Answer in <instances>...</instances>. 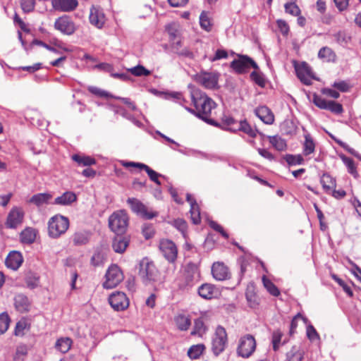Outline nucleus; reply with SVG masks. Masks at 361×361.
I'll return each instance as SVG.
<instances>
[{
	"instance_id": "obj_1",
	"label": "nucleus",
	"mask_w": 361,
	"mask_h": 361,
	"mask_svg": "<svg viewBox=\"0 0 361 361\" xmlns=\"http://www.w3.org/2000/svg\"><path fill=\"white\" fill-rule=\"evenodd\" d=\"M190 95L195 109H188V110L207 123L217 126L216 122L210 118L212 110L216 106L215 102L197 88L192 87Z\"/></svg>"
},
{
	"instance_id": "obj_2",
	"label": "nucleus",
	"mask_w": 361,
	"mask_h": 361,
	"mask_svg": "<svg viewBox=\"0 0 361 361\" xmlns=\"http://www.w3.org/2000/svg\"><path fill=\"white\" fill-rule=\"evenodd\" d=\"M139 275L146 285L158 281L160 276L155 264L147 258H144L140 262Z\"/></svg>"
},
{
	"instance_id": "obj_3",
	"label": "nucleus",
	"mask_w": 361,
	"mask_h": 361,
	"mask_svg": "<svg viewBox=\"0 0 361 361\" xmlns=\"http://www.w3.org/2000/svg\"><path fill=\"white\" fill-rule=\"evenodd\" d=\"M129 218L125 210L114 212L109 217V226L116 234L124 233L128 226Z\"/></svg>"
},
{
	"instance_id": "obj_4",
	"label": "nucleus",
	"mask_w": 361,
	"mask_h": 361,
	"mask_svg": "<svg viewBox=\"0 0 361 361\" xmlns=\"http://www.w3.org/2000/svg\"><path fill=\"white\" fill-rule=\"evenodd\" d=\"M69 227V220L62 215H55L48 222L49 235L57 238L65 233Z\"/></svg>"
},
{
	"instance_id": "obj_5",
	"label": "nucleus",
	"mask_w": 361,
	"mask_h": 361,
	"mask_svg": "<svg viewBox=\"0 0 361 361\" xmlns=\"http://www.w3.org/2000/svg\"><path fill=\"white\" fill-rule=\"evenodd\" d=\"M227 344L228 337L226 331L223 326H218L212 340V350L213 353L218 356L225 350Z\"/></svg>"
},
{
	"instance_id": "obj_6",
	"label": "nucleus",
	"mask_w": 361,
	"mask_h": 361,
	"mask_svg": "<svg viewBox=\"0 0 361 361\" xmlns=\"http://www.w3.org/2000/svg\"><path fill=\"white\" fill-rule=\"evenodd\" d=\"M133 212L145 219H152L158 216V212L148 208L140 200L135 197H130L127 200Z\"/></svg>"
},
{
	"instance_id": "obj_7",
	"label": "nucleus",
	"mask_w": 361,
	"mask_h": 361,
	"mask_svg": "<svg viewBox=\"0 0 361 361\" xmlns=\"http://www.w3.org/2000/svg\"><path fill=\"white\" fill-rule=\"evenodd\" d=\"M105 278L106 280L103 283V287L106 289H111L117 286L123 280V274L118 265L112 264L107 269Z\"/></svg>"
},
{
	"instance_id": "obj_8",
	"label": "nucleus",
	"mask_w": 361,
	"mask_h": 361,
	"mask_svg": "<svg viewBox=\"0 0 361 361\" xmlns=\"http://www.w3.org/2000/svg\"><path fill=\"white\" fill-rule=\"evenodd\" d=\"M256 341L250 334L242 336L238 343L237 353L242 357H249L255 350Z\"/></svg>"
},
{
	"instance_id": "obj_9",
	"label": "nucleus",
	"mask_w": 361,
	"mask_h": 361,
	"mask_svg": "<svg viewBox=\"0 0 361 361\" xmlns=\"http://www.w3.org/2000/svg\"><path fill=\"white\" fill-rule=\"evenodd\" d=\"M193 80L206 89H214L218 86L219 75L212 72H201L193 76Z\"/></svg>"
},
{
	"instance_id": "obj_10",
	"label": "nucleus",
	"mask_w": 361,
	"mask_h": 361,
	"mask_svg": "<svg viewBox=\"0 0 361 361\" xmlns=\"http://www.w3.org/2000/svg\"><path fill=\"white\" fill-rule=\"evenodd\" d=\"M25 212L21 207H14L9 212L6 221V226L9 228H16L20 226L24 219Z\"/></svg>"
},
{
	"instance_id": "obj_11",
	"label": "nucleus",
	"mask_w": 361,
	"mask_h": 361,
	"mask_svg": "<svg viewBox=\"0 0 361 361\" xmlns=\"http://www.w3.org/2000/svg\"><path fill=\"white\" fill-rule=\"evenodd\" d=\"M56 30L67 35H73L76 30V26L71 18L68 16L58 18L54 23Z\"/></svg>"
},
{
	"instance_id": "obj_12",
	"label": "nucleus",
	"mask_w": 361,
	"mask_h": 361,
	"mask_svg": "<svg viewBox=\"0 0 361 361\" xmlns=\"http://www.w3.org/2000/svg\"><path fill=\"white\" fill-rule=\"evenodd\" d=\"M231 67L238 73L246 72L250 67L257 69V63L247 56H242L231 63Z\"/></svg>"
},
{
	"instance_id": "obj_13",
	"label": "nucleus",
	"mask_w": 361,
	"mask_h": 361,
	"mask_svg": "<svg viewBox=\"0 0 361 361\" xmlns=\"http://www.w3.org/2000/svg\"><path fill=\"white\" fill-rule=\"evenodd\" d=\"M159 249L169 262H173L176 260L178 250L173 242L169 240H162L159 243Z\"/></svg>"
},
{
	"instance_id": "obj_14",
	"label": "nucleus",
	"mask_w": 361,
	"mask_h": 361,
	"mask_svg": "<svg viewBox=\"0 0 361 361\" xmlns=\"http://www.w3.org/2000/svg\"><path fill=\"white\" fill-rule=\"evenodd\" d=\"M111 306L116 311L124 310L129 305V300L123 292L112 293L109 298Z\"/></svg>"
},
{
	"instance_id": "obj_15",
	"label": "nucleus",
	"mask_w": 361,
	"mask_h": 361,
	"mask_svg": "<svg viewBox=\"0 0 361 361\" xmlns=\"http://www.w3.org/2000/svg\"><path fill=\"white\" fill-rule=\"evenodd\" d=\"M89 20L91 25L99 29L102 28L106 22L103 9L99 6H92L90 8Z\"/></svg>"
},
{
	"instance_id": "obj_16",
	"label": "nucleus",
	"mask_w": 361,
	"mask_h": 361,
	"mask_svg": "<svg viewBox=\"0 0 361 361\" xmlns=\"http://www.w3.org/2000/svg\"><path fill=\"white\" fill-rule=\"evenodd\" d=\"M296 74L300 80L305 85H310L313 78L312 71L310 66L302 62L295 66Z\"/></svg>"
},
{
	"instance_id": "obj_17",
	"label": "nucleus",
	"mask_w": 361,
	"mask_h": 361,
	"mask_svg": "<svg viewBox=\"0 0 361 361\" xmlns=\"http://www.w3.org/2000/svg\"><path fill=\"white\" fill-rule=\"evenodd\" d=\"M52 8L60 12H71L78 6V0H51Z\"/></svg>"
},
{
	"instance_id": "obj_18",
	"label": "nucleus",
	"mask_w": 361,
	"mask_h": 361,
	"mask_svg": "<svg viewBox=\"0 0 361 361\" xmlns=\"http://www.w3.org/2000/svg\"><path fill=\"white\" fill-rule=\"evenodd\" d=\"M198 274L195 271H185L178 280V288L181 290H188L192 288L197 281Z\"/></svg>"
},
{
	"instance_id": "obj_19",
	"label": "nucleus",
	"mask_w": 361,
	"mask_h": 361,
	"mask_svg": "<svg viewBox=\"0 0 361 361\" xmlns=\"http://www.w3.org/2000/svg\"><path fill=\"white\" fill-rule=\"evenodd\" d=\"M213 277L217 281H224L229 278L228 267L222 262H214L212 267Z\"/></svg>"
},
{
	"instance_id": "obj_20",
	"label": "nucleus",
	"mask_w": 361,
	"mask_h": 361,
	"mask_svg": "<svg viewBox=\"0 0 361 361\" xmlns=\"http://www.w3.org/2000/svg\"><path fill=\"white\" fill-rule=\"evenodd\" d=\"M198 294L204 299L211 300L219 295V290L211 283H204L198 288Z\"/></svg>"
},
{
	"instance_id": "obj_21",
	"label": "nucleus",
	"mask_w": 361,
	"mask_h": 361,
	"mask_svg": "<svg viewBox=\"0 0 361 361\" xmlns=\"http://www.w3.org/2000/svg\"><path fill=\"white\" fill-rule=\"evenodd\" d=\"M23 262L20 252L17 251L11 252L7 256L5 264L6 267L12 270H17Z\"/></svg>"
},
{
	"instance_id": "obj_22",
	"label": "nucleus",
	"mask_w": 361,
	"mask_h": 361,
	"mask_svg": "<svg viewBox=\"0 0 361 361\" xmlns=\"http://www.w3.org/2000/svg\"><path fill=\"white\" fill-rule=\"evenodd\" d=\"M129 242L128 237L123 236L122 234H117L112 242L113 250L117 253H123L128 246Z\"/></svg>"
},
{
	"instance_id": "obj_23",
	"label": "nucleus",
	"mask_w": 361,
	"mask_h": 361,
	"mask_svg": "<svg viewBox=\"0 0 361 361\" xmlns=\"http://www.w3.org/2000/svg\"><path fill=\"white\" fill-rule=\"evenodd\" d=\"M256 116L266 124H271L274 116L271 111L267 106H259L255 111Z\"/></svg>"
},
{
	"instance_id": "obj_24",
	"label": "nucleus",
	"mask_w": 361,
	"mask_h": 361,
	"mask_svg": "<svg viewBox=\"0 0 361 361\" xmlns=\"http://www.w3.org/2000/svg\"><path fill=\"white\" fill-rule=\"evenodd\" d=\"M171 46L173 51L179 56L193 59L194 54L192 51H191L188 47H183L180 39L173 42Z\"/></svg>"
},
{
	"instance_id": "obj_25",
	"label": "nucleus",
	"mask_w": 361,
	"mask_h": 361,
	"mask_svg": "<svg viewBox=\"0 0 361 361\" xmlns=\"http://www.w3.org/2000/svg\"><path fill=\"white\" fill-rule=\"evenodd\" d=\"M77 200L76 195L71 191L63 192L61 196L54 200V204L62 206H68L75 202Z\"/></svg>"
},
{
	"instance_id": "obj_26",
	"label": "nucleus",
	"mask_w": 361,
	"mask_h": 361,
	"mask_svg": "<svg viewBox=\"0 0 361 361\" xmlns=\"http://www.w3.org/2000/svg\"><path fill=\"white\" fill-rule=\"evenodd\" d=\"M14 305L18 312H25L28 311L30 302L28 298L25 295L19 294L14 298Z\"/></svg>"
},
{
	"instance_id": "obj_27",
	"label": "nucleus",
	"mask_w": 361,
	"mask_h": 361,
	"mask_svg": "<svg viewBox=\"0 0 361 361\" xmlns=\"http://www.w3.org/2000/svg\"><path fill=\"white\" fill-rule=\"evenodd\" d=\"M51 197V195L47 192L37 193L31 197L29 200V202L37 207H41L48 204Z\"/></svg>"
},
{
	"instance_id": "obj_28",
	"label": "nucleus",
	"mask_w": 361,
	"mask_h": 361,
	"mask_svg": "<svg viewBox=\"0 0 361 361\" xmlns=\"http://www.w3.org/2000/svg\"><path fill=\"white\" fill-rule=\"evenodd\" d=\"M37 231L35 229L28 227L24 229L20 235L23 243L32 244L36 238Z\"/></svg>"
},
{
	"instance_id": "obj_29",
	"label": "nucleus",
	"mask_w": 361,
	"mask_h": 361,
	"mask_svg": "<svg viewBox=\"0 0 361 361\" xmlns=\"http://www.w3.org/2000/svg\"><path fill=\"white\" fill-rule=\"evenodd\" d=\"M321 184L326 192L331 193V191L336 186V179L328 173H324L321 177Z\"/></svg>"
},
{
	"instance_id": "obj_30",
	"label": "nucleus",
	"mask_w": 361,
	"mask_h": 361,
	"mask_svg": "<svg viewBox=\"0 0 361 361\" xmlns=\"http://www.w3.org/2000/svg\"><path fill=\"white\" fill-rule=\"evenodd\" d=\"M89 233L86 231H79L73 234L72 239L73 244L76 246L85 245L89 241Z\"/></svg>"
},
{
	"instance_id": "obj_31",
	"label": "nucleus",
	"mask_w": 361,
	"mask_h": 361,
	"mask_svg": "<svg viewBox=\"0 0 361 361\" xmlns=\"http://www.w3.org/2000/svg\"><path fill=\"white\" fill-rule=\"evenodd\" d=\"M72 340L70 338L66 337L58 339L55 344V347L62 353H66L70 350Z\"/></svg>"
},
{
	"instance_id": "obj_32",
	"label": "nucleus",
	"mask_w": 361,
	"mask_h": 361,
	"mask_svg": "<svg viewBox=\"0 0 361 361\" xmlns=\"http://www.w3.org/2000/svg\"><path fill=\"white\" fill-rule=\"evenodd\" d=\"M339 157L346 166L348 173L353 175L355 178H357L358 176V173L354 161L344 154H340Z\"/></svg>"
},
{
	"instance_id": "obj_33",
	"label": "nucleus",
	"mask_w": 361,
	"mask_h": 361,
	"mask_svg": "<svg viewBox=\"0 0 361 361\" xmlns=\"http://www.w3.org/2000/svg\"><path fill=\"white\" fill-rule=\"evenodd\" d=\"M175 322L178 329L186 331L191 324L190 319L188 316L179 314L175 318Z\"/></svg>"
},
{
	"instance_id": "obj_34",
	"label": "nucleus",
	"mask_w": 361,
	"mask_h": 361,
	"mask_svg": "<svg viewBox=\"0 0 361 361\" xmlns=\"http://www.w3.org/2000/svg\"><path fill=\"white\" fill-rule=\"evenodd\" d=\"M269 142L278 151H283L286 148L285 140L279 135L269 136Z\"/></svg>"
},
{
	"instance_id": "obj_35",
	"label": "nucleus",
	"mask_w": 361,
	"mask_h": 361,
	"mask_svg": "<svg viewBox=\"0 0 361 361\" xmlns=\"http://www.w3.org/2000/svg\"><path fill=\"white\" fill-rule=\"evenodd\" d=\"M315 145L309 133L305 135V142L303 145V154L307 156L314 152Z\"/></svg>"
},
{
	"instance_id": "obj_36",
	"label": "nucleus",
	"mask_w": 361,
	"mask_h": 361,
	"mask_svg": "<svg viewBox=\"0 0 361 361\" xmlns=\"http://www.w3.org/2000/svg\"><path fill=\"white\" fill-rule=\"evenodd\" d=\"M30 329V324L25 319L17 322L15 328V335L17 336H23Z\"/></svg>"
},
{
	"instance_id": "obj_37",
	"label": "nucleus",
	"mask_w": 361,
	"mask_h": 361,
	"mask_svg": "<svg viewBox=\"0 0 361 361\" xmlns=\"http://www.w3.org/2000/svg\"><path fill=\"white\" fill-rule=\"evenodd\" d=\"M106 259V255L102 250H97L91 258V264L94 267H99L104 264Z\"/></svg>"
},
{
	"instance_id": "obj_38",
	"label": "nucleus",
	"mask_w": 361,
	"mask_h": 361,
	"mask_svg": "<svg viewBox=\"0 0 361 361\" xmlns=\"http://www.w3.org/2000/svg\"><path fill=\"white\" fill-rule=\"evenodd\" d=\"M262 283L267 291L274 296H278L280 291L278 288L266 276H262Z\"/></svg>"
},
{
	"instance_id": "obj_39",
	"label": "nucleus",
	"mask_w": 361,
	"mask_h": 361,
	"mask_svg": "<svg viewBox=\"0 0 361 361\" xmlns=\"http://www.w3.org/2000/svg\"><path fill=\"white\" fill-rule=\"evenodd\" d=\"M73 159L81 166H91L96 163L95 159L88 156H82L79 154H74L72 157Z\"/></svg>"
},
{
	"instance_id": "obj_40",
	"label": "nucleus",
	"mask_w": 361,
	"mask_h": 361,
	"mask_svg": "<svg viewBox=\"0 0 361 361\" xmlns=\"http://www.w3.org/2000/svg\"><path fill=\"white\" fill-rule=\"evenodd\" d=\"M200 24L202 29L209 32L212 28V23L208 13L203 11L200 16Z\"/></svg>"
},
{
	"instance_id": "obj_41",
	"label": "nucleus",
	"mask_w": 361,
	"mask_h": 361,
	"mask_svg": "<svg viewBox=\"0 0 361 361\" xmlns=\"http://www.w3.org/2000/svg\"><path fill=\"white\" fill-rule=\"evenodd\" d=\"M205 347L203 344H197L191 346L188 351V355L192 359H197L202 354Z\"/></svg>"
},
{
	"instance_id": "obj_42",
	"label": "nucleus",
	"mask_w": 361,
	"mask_h": 361,
	"mask_svg": "<svg viewBox=\"0 0 361 361\" xmlns=\"http://www.w3.org/2000/svg\"><path fill=\"white\" fill-rule=\"evenodd\" d=\"M237 130H241L245 133L249 135L250 137H255L257 130L252 129L250 124L246 121H240L237 123Z\"/></svg>"
},
{
	"instance_id": "obj_43",
	"label": "nucleus",
	"mask_w": 361,
	"mask_h": 361,
	"mask_svg": "<svg viewBox=\"0 0 361 361\" xmlns=\"http://www.w3.org/2000/svg\"><path fill=\"white\" fill-rule=\"evenodd\" d=\"M318 56L320 59L330 61L334 60L336 55L331 49L324 47L319 51Z\"/></svg>"
},
{
	"instance_id": "obj_44",
	"label": "nucleus",
	"mask_w": 361,
	"mask_h": 361,
	"mask_svg": "<svg viewBox=\"0 0 361 361\" xmlns=\"http://www.w3.org/2000/svg\"><path fill=\"white\" fill-rule=\"evenodd\" d=\"M128 71L135 76H147L150 75V71L146 69L143 66L137 65L128 69Z\"/></svg>"
},
{
	"instance_id": "obj_45",
	"label": "nucleus",
	"mask_w": 361,
	"mask_h": 361,
	"mask_svg": "<svg viewBox=\"0 0 361 361\" xmlns=\"http://www.w3.org/2000/svg\"><path fill=\"white\" fill-rule=\"evenodd\" d=\"M178 25L176 23H171L166 27V30L170 37L171 41H174L179 36Z\"/></svg>"
},
{
	"instance_id": "obj_46",
	"label": "nucleus",
	"mask_w": 361,
	"mask_h": 361,
	"mask_svg": "<svg viewBox=\"0 0 361 361\" xmlns=\"http://www.w3.org/2000/svg\"><path fill=\"white\" fill-rule=\"evenodd\" d=\"M334 37L336 42L343 46L348 44L351 39L350 36L344 31L338 32Z\"/></svg>"
},
{
	"instance_id": "obj_47",
	"label": "nucleus",
	"mask_w": 361,
	"mask_h": 361,
	"mask_svg": "<svg viewBox=\"0 0 361 361\" xmlns=\"http://www.w3.org/2000/svg\"><path fill=\"white\" fill-rule=\"evenodd\" d=\"M190 213L192 223L194 224H198L200 222V212L197 203H193V204L190 206Z\"/></svg>"
},
{
	"instance_id": "obj_48",
	"label": "nucleus",
	"mask_w": 361,
	"mask_h": 361,
	"mask_svg": "<svg viewBox=\"0 0 361 361\" xmlns=\"http://www.w3.org/2000/svg\"><path fill=\"white\" fill-rule=\"evenodd\" d=\"M142 166H143V169L146 171V173L149 176L150 180L154 182L156 184L160 185L161 182L159 180V177H160L161 175L155 171L152 170L147 165Z\"/></svg>"
},
{
	"instance_id": "obj_49",
	"label": "nucleus",
	"mask_w": 361,
	"mask_h": 361,
	"mask_svg": "<svg viewBox=\"0 0 361 361\" xmlns=\"http://www.w3.org/2000/svg\"><path fill=\"white\" fill-rule=\"evenodd\" d=\"M10 319L7 314H0V334L5 333L9 326Z\"/></svg>"
},
{
	"instance_id": "obj_50",
	"label": "nucleus",
	"mask_w": 361,
	"mask_h": 361,
	"mask_svg": "<svg viewBox=\"0 0 361 361\" xmlns=\"http://www.w3.org/2000/svg\"><path fill=\"white\" fill-rule=\"evenodd\" d=\"M206 331L204 322L201 319L195 320L194 329L191 332L192 335L202 336Z\"/></svg>"
},
{
	"instance_id": "obj_51",
	"label": "nucleus",
	"mask_w": 361,
	"mask_h": 361,
	"mask_svg": "<svg viewBox=\"0 0 361 361\" xmlns=\"http://www.w3.org/2000/svg\"><path fill=\"white\" fill-rule=\"evenodd\" d=\"M286 12L290 13L293 16H298L300 10L299 7L296 5L295 2H287L285 6Z\"/></svg>"
},
{
	"instance_id": "obj_52",
	"label": "nucleus",
	"mask_w": 361,
	"mask_h": 361,
	"mask_svg": "<svg viewBox=\"0 0 361 361\" xmlns=\"http://www.w3.org/2000/svg\"><path fill=\"white\" fill-rule=\"evenodd\" d=\"M222 122L224 125H226L228 129L231 131L237 130V123L238 122L235 121L232 117L228 116H224L222 118Z\"/></svg>"
},
{
	"instance_id": "obj_53",
	"label": "nucleus",
	"mask_w": 361,
	"mask_h": 361,
	"mask_svg": "<svg viewBox=\"0 0 361 361\" xmlns=\"http://www.w3.org/2000/svg\"><path fill=\"white\" fill-rule=\"evenodd\" d=\"M283 334L281 331L276 330L272 334V343L273 349L276 351L279 348V344L282 338Z\"/></svg>"
},
{
	"instance_id": "obj_54",
	"label": "nucleus",
	"mask_w": 361,
	"mask_h": 361,
	"mask_svg": "<svg viewBox=\"0 0 361 361\" xmlns=\"http://www.w3.org/2000/svg\"><path fill=\"white\" fill-rule=\"evenodd\" d=\"M20 5L25 13H29L34 10L35 1V0H21Z\"/></svg>"
},
{
	"instance_id": "obj_55",
	"label": "nucleus",
	"mask_w": 361,
	"mask_h": 361,
	"mask_svg": "<svg viewBox=\"0 0 361 361\" xmlns=\"http://www.w3.org/2000/svg\"><path fill=\"white\" fill-rule=\"evenodd\" d=\"M285 159L289 165L300 164L303 161V158L301 155L288 154L286 156Z\"/></svg>"
},
{
	"instance_id": "obj_56",
	"label": "nucleus",
	"mask_w": 361,
	"mask_h": 361,
	"mask_svg": "<svg viewBox=\"0 0 361 361\" xmlns=\"http://www.w3.org/2000/svg\"><path fill=\"white\" fill-rule=\"evenodd\" d=\"M250 78L259 86L264 87L265 85V80L261 73L257 71H253L250 74Z\"/></svg>"
},
{
	"instance_id": "obj_57",
	"label": "nucleus",
	"mask_w": 361,
	"mask_h": 361,
	"mask_svg": "<svg viewBox=\"0 0 361 361\" xmlns=\"http://www.w3.org/2000/svg\"><path fill=\"white\" fill-rule=\"evenodd\" d=\"M302 319L305 323L307 322V319L302 317L300 313L297 314L292 319L290 327V334H293L298 326V320Z\"/></svg>"
},
{
	"instance_id": "obj_58",
	"label": "nucleus",
	"mask_w": 361,
	"mask_h": 361,
	"mask_svg": "<svg viewBox=\"0 0 361 361\" xmlns=\"http://www.w3.org/2000/svg\"><path fill=\"white\" fill-rule=\"evenodd\" d=\"M335 114H341L343 111L342 105L334 101H329L327 109Z\"/></svg>"
},
{
	"instance_id": "obj_59",
	"label": "nucleus",
	"mask_w": 361,
	"mask_h": 361,
	"mask_svg": "<svg viewBox=\"0 0 361 361\" xmlns=\"http://www.w3.org/2000/svg\"><path fill=\"white\" fill-rule=\"evenodd\" d=\"M246 299L247 300L248 305L252 308H255L258 305V299L255 293L252 292L246 293Z\"/></svg>"
},
{
	"instance_id": "obj_60",
	"label": "nucleus",
	"mask_w": 361,
	"mask_h": 361,
	"mask_svg": "<svg viewBox=\"0 0 361 361\" xmlns=\"http://www.w3.org/2000/svg\"><path fill=\"white\" fill-rule=\"evenodd\" d=\"M307 336L310 341L319 339V336L318 333L317 332L314 327L311 324H309L307 326Z\"/></svg>"
},
{
	"instance_id": "obj_61",
	"label": "nucleus",
	"mask_w": 361,
	"mask_h": 361,
	"mask_svg": "<svg viewBox=\"0 0 361 361\" xmlns=\"http://www.w3.org/2000/svg\"><path fill=\"white\" fill-rule=\"evenodd\" d=\"M89 91L90 92H92V94L99 96V97H114L113 95L109 94V92H107L104 90H102L96 87H90Z\"/></svg>"
},
{
	"instance_id": "obj_62",
	"label": "nucleus",
	"mask_w": 361,
	"mask_h": 361,
	"mask_svg": "<svg viewBox=\"0 0 361 361\" xmlns=\"http://www.w3.org/2000/svg\"><path fill=\"white\" fill-rule=\"evenodd\" d=\"M329 102V100H326L325 99H323L321 97L315 96L314 97V104L320 109H326Z\"/></svg>"
},
{
	"instance_id": "obj_63",
	"label": "nucleus",
	"mask_w": 361,
	"mask_h": 361,
	"mask_svg": "<svg viewBox=\"0 0 361 361\" xmlns=\"http://www.w3.org/2000/svg\"><path fill=\"white\" fill-rule=\"evenodd\" d=\"M228 57V53L224 49H217L216 53L213 57H211L209 60L211 61H215L223 59H226Z\"/></svg>"
},
{
	"instance_id": "obj_64",
	"label": "nucleus",
	"mask_w": 361,
	"mask_h": 361,
	"mask_svg": "<svg viewBox=\"0 0 361 361\" xmlns=\"http://www.w3.org/2000/svg\"><path fill=\"white\" fill-rule=\"evenodd\" d=\"M333 86L343 92H348L350 89V85L345 81L335 82Z\"/></svg>"
}]
</instances>
